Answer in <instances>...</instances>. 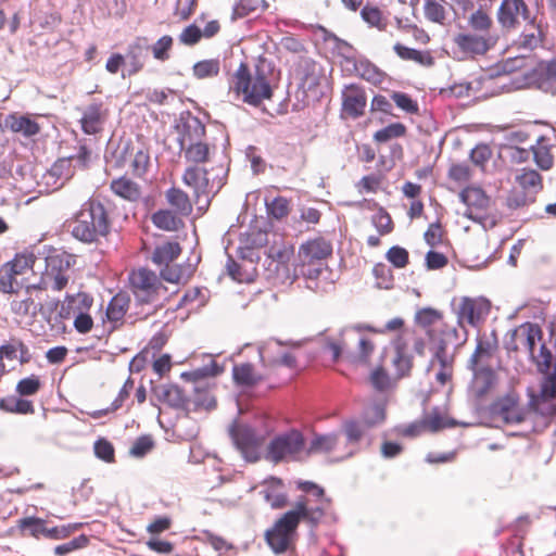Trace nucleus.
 Listing matches in <instances>:
<instances>
[{"mask_svg":"<svg viewBox=\"0 0 556 556\" xmlns=\"http://www.w3.org/2000/svg\"><path fill=\"white\" fill-rule=\"evenodd\" d=\"M325 40H332L334 42L333 50L346 63L354 65L355 61L358 60L355 48L348 41L339 38L337 35L330 33L325 37Z\"/></svg>","mask_w":556,"mask_h":556,"instance_id":"obj_42","label":"nucleus"},{"mask_svg":"<svg viewBox=\"0 0 556 556\" xmlns=\"http://www.w3.org/2000/svg\"><path fill=\"white\" fill-rule=\"evenodd\" d=\"M306 440L298 429H290L276 434L268 443L265 459L274 464L285 460H295L298 455L305 450Z\"/></svg>","mask_w":556,"mask_h":556,"instance_id":"obj_3","label":"nucleus"},{"mask_svg":"<svg viewBox=\"0 0 556 556\" xmlns=\"http://www.w3.org/2000/svg\"><path fill=\"white\" fill-rule=\"evenodd\" d=\"M134 151L132 141H106L104 160L112 168H123L130 165Z\"/></svg>","mask_w":556,"mask_h":556,"instance_id":"obj_13","label":"nucleus"},{"mask_svg":"<svg viewBox=\"0 0 556 556\" xmlns=\"http://www.w3.org/2000/svg\"><path fill=\"white\" fill-rule=\"evenodd\" d=\"M459 200L466 206L476 208L479 213L486 214L491 198L478 186H467L459 192Z\"/></svg>","mask_w":556,"mask_h":556,"instance_id":"obj_21","label":"nucleus"},{"mask_svg":"<svg viewBox=\"0 0 556 556\" xmlns=\"http://www.w3.org/2000/svg\"><path fill=\"white\" fill-rule=\"evenodd\" d=\"M372 274L377 279V283L380 288L390 289L393 287V271L388 265L383 263L376 264L374 266Z\"/></svg>","mask_w":556,"mask_h":556,"instance_id":"obj_62","label":"nucleus"},{"mask_svg":"<svg viewBox=\"0 0 556 556\" xmlns=\"http://www.w3.org/2000/svg\"><path fill=\"white\" fill-rule=\"evenodd\" d=\"M332 255V244L323 237L308 240L299 248V258L305 263H324Z\"/></svg>","mask_w":556,"mask_h":556,"instance_id":"obj_11","label":"nucleus"},{"mask_svg":"<svg viewBox=\"0 0 556 556\" xmlns=\"http://www.w3.org/2000/svg\"><path fill=\"white\" fill-rule=\"evenodd\" d=\"M181 253V247L177 241H167L156 245L151 260L159 266H165L175 261Z\"/></svg>","mask_w":556,"mask_h":556,"instance_id":"obj_32","label":"nucleus"},{"mask_svg":"<svg viewBox=\"0 0 556 556\" xmlns=\"http://www.w3.org/2000/svg\"><path fill=\"white\" fill-rule=\"evenodd\" d=\"M386 420V408L381 404H372L365 408L361 421L366 429H371Z\"/></svg>","mask_w":556,"mask_h":556,"instance_id":"obj_45","label":"nucleus"},{"mask_svg":"<svg viewBox=\"0 0 556 556\" xmlns=\"http://www.w3.org/2000/svg\"><path fill=\"white\" fill-rule=\"evenodd\" d=\"M371 220L381 236L388 235L394 229V224L390 214L382 206H380L378 212L372 215Z\"/></svg>","mask_w":556,"mask_h":556,"instance_id":"obj_56","label":"nucleus"},{"mask_svg":"<svg viewBox=\"0 0 556 556\" xmlns=\"http://www.w3.org/2000/svg\"><path fill=\"white\" fill-rule=\"evenodd\" d=\"M182 181L185 185L193 188L197 202H199L201 195H208L211 193L208 170L206 168L188 167L182 175Z\"/></svg>","mask_w":556,"mask_h":556,"instance_id":"obj_17","label":"nucleus"},{"mask_svg":"<svg viewBox=\"0 0 556 556\" xmlns=\"http://www.w3.org/2000/svg\"><path fill=\"white\" fill-rule=\"evenodd\" d=\"M89 542L90 540L86 534H80L66 543L56 545L54 554L56 556H66L74 551L87 547Z\"/></svg>","mask_w":556,"mask_h":556,"instance_id":"obj_58","label":"nucleus"},{"mask_svg":"<svg viewBox=\"0 0 556 556\" xmlns=\"http://www.w3.org/2000/svg\"><path fill=\"white\" fill-rule=\"evenodd\" d=\"M544 141H536L535 147H531L533 151V157L536 165L542 170H548L554 165V157L549 151V148L546 146H543Z\"/></svg>","mask_w":556,"mask_h":556,"instance_id":"obj_51","label":"nucleus"},{"mask_svg":"<svg viewBox=\"0 0 556 556\" xmlns=\"http://www.w3.org/2000/svg\"><path fill=\"white\" fill-rule=\"evenodd\" d=\"M41 388V381L38 376L30 375L29 377L21 379L16 384V392L20 396H31L38 393Z\"/></svg>","mask_w":556,"mask_h":556,"instance_id":"obj_57","label":"nucleus"},{"mask_svg":"<svg viewBox=\"0 0 556 556\" xmlns=\"http://www.w3.org/2000/svg\"><path fill=\"white\" fill-rule=\"evenodd\" d=\"M17 276L16 269H14V265H10L8 262L0 266V292L3 293H15L17 292L14 289L13 283L15 282V277Z\"/></svg>","mask_w":556,"mask_h":556,"instance_id":"obj_52","label":"nucleus"},{"mask_svg":"<svg viewBox=\"0 0 556 556\" xmlns=\"http://www.w3.org/2000/svg\"><path fill=\"white\" fill-rule=\"evenodd\" d=\"M427 336L430 343V350L433 352L432 361H438L443 369L451 368L453 357H448L446 352L448 344H452L450 339L442 334L441 329L439 331L434 329H428Z\"/></svg>","mask_w":556,"mask_h":556,"instance_id":"obj_18","label":"nucleus"},{"mask_svg":"<svg viewBox=\"0 0 556 556\" xmlns=\"http://www.w3.org/2000/svg\"><path fill=\"white\" fill-rule=\"evenodd\" d=\"M38 254L43 255L46 264V273L41 281L47 286L46 279H49L52 281L53 290H63L70 279L68 270L76 263L75 255L51 245H43Z\"/></svg>","mask_w":556,"mask_h":556,"instance_id":"obj_2","label":"nucleus"},{"mask_svg":"<svg viewBox=\"0 0 556 556\" xmlns=\"http://www.w3.org/2000/svg\"><path fill=\"white\" fill-rule=\"evenodd\" d=\"M229 435L247 462L255 463L260 460L258 446L261 441L252 427L233 421L229 428Z\"/></svg>","mask_w":556,"mask_h":556,"instance_id":"obj_6","label":"nucleus"},{"mask_svg":"<svg viewBox=\"0 0 556 556\" xmlns=\"http://www.w3.org/2000/svg\"><path fill=\"white\" fill-rule=\"evenodd\" d=\"M497 22L503 28L513 29L519 25L518 5L515 0H503L497 10Z\"/></svg>","mask_w":556,"mask_h":556,"instance_id":"obj_34","label":"nucleus"},{"mask_svg":"<svg viewBox=\"0 0 556 556\" xmlns=\"http://www.w3.org/2000/svg\"><path fill=\"white\" fill-rule=\"evenodd\" d=\"M535 202V197L521 189H511L505 200V205L509 210H518Z\"/></svg>","mask_w":556,"mask_h":556,"instance_id":"obj_46","label":"nucleus"},{"mask_svg":"<svg viewBox=\"0 0 556 556\" xmlns=\"http://www.w3.org/2000/svg\"><path fill=\"white\" fill-rule=\"evenodd\" d=\"M313 502H315L314 498L307 494L299 495L293 507L286 511L285 515L291 516L292 519L300 523L304 521L312 531H315L325 517L326 509L318 503L315 506H311Z\"/></svg>","mask_w":556,"mask_h":556,"instance_id":"obj_7","label":"nucleus"},{"mask_svg":"<svg viewBox=\"0 0 556 556\" xmlns=\"http://www.w3.org/2000/svg\"><path fill=\"white\" fill-rule=\"evenodd\" d=\"M66 300L73 304L75 315L79 312L90 311L93 304V298L87 292H78L76 294L66 293Z\"/></svg>","mask_w":556,"mask_h":556,"instance_id":"obj_60","label":"nucleus"},{"mask_svg":"<svg viewBox=\"0 0 556 556\" xmlns=\"http://www.w3.org/2000/svg\"><path fill=\"white\" fill-rule=\"evenodd\" d=\"M153 225L165 231H177L184 225L182 220L169 210H159L152 214Z\"/></svg>","mask_w":556,"mask_h":556,"instance_id":"obj_37","label":"nucleus"},{"mask_svg":"<svg viewBox=\"0 0 556 556\" xmlns=\"http://www.w3.org/2000/svg\"><path fill=\"white\" fill-rule=\"evenodd\" d=\"M20 528L24 533H28L35 539H39L41 535L47 538V521L39 517H26L20 520Z\"/></svg>","mask_w":556,"mask_h":556,"instance_id":"obj_43","label":"nucleus"},{"mask_svg":"<svg viewBox=\"0 0 556 556\" xmlns=\"http://www.w3.org/2000/svg\"><path fill=\"white\" fill-rule=\"evenodd\" d=\"M491 302L488 299L477 300L464 298L457 311V325L463 327L464 320L477 327L490 313Z\"/></svg>","mask_w":556,"mask_h":556,"instance_id":"obj_10","label":"nucleus"},{"mask_svg":"<svg viewBox=\"0 0 556 556\" xmlns=\"http://www.w3.org/2000/svg\"><path fill=\"white\" fill-rule=\"evenodd\" d=\"M454 41L463 52L472 55H483L491 49L489 40L478 35L458 34Z\"/></svg>","mask_w":556,"mask_h":556,"instance_id":"obj_22","label":"nucleus"},{"mask_svg":"<svg viewBox=\"0 0 556 556\" xmlns=\"http://www.w3.org/2000/svg\"><path fill=\"white\" fill-rule=\"evenodd\" d=\"M176 128L180 134L178 139H200L205 135L202 121L189 111L180 114Z\"/></svg>","mask_w":556,"mask_h":556,"instance_id":"obj_20","label":"nucleus"},{"mask_svg":"<svg viewBox=\"0 0 556 556\" xmlns=\"http://www.w3.org/2000/svg\"><path fill=\"white\" fill-rule=\"evenodd\" d=\"M366 108V94L359 86L351 84L342 91V111L353 118L363 115Z\"/></svg>","mask_w":556,"mask_h":556,"instance_id":"obj_15","label":"nucleus"},{"mask_svg":"<svg viewBox=\"0 0 556 556\" xmlns=\"http://www.w3.org/2000/svg\"><path fill=\"white\" fill-rule=\"evenodd\" d=\"M496 381L495 372L491 367H484L479 371L477 377L478 387L476 389L477 397L481 399L485 396Z\"/></svg>","mask_w":556,"mask_h":556,"instance_id":"obj_48","label":"nucleus"},{"mask_svg":"<svg viewBox=\"0 0 556 556\" xmlns=\"http://www.w3.org/2000/svg\"><path fill=\"white\" fill-rule=\"evenodd\" d=\"M193 405L190 410L198 412L200 409H205L207 412L213 410L217 406L216 397L212 394L211 388L206 386H197L194 387V395L192 401H190V405Z\"/></svg>","mask_w":556,"mask_h":556,"instance_id":"obj_35","label":"nucleus"},{"mask_svg":"<svg viewBox=\"0 0 556 556\" xmlns=\"http://www.w3.org/2000/svg\"><path fill=\"white\" fill-rule=\"evenodd\" d=\"M263 484L266 488L261 493L273 509H281L288 505V495L281 491L285 486L282 479L271 476Z\"/></svg>","mask_w":556,"mask_h":556,"instance_id":"obj_19","label":"nucleus"},{"mask_svg":"<svg viewBox=\"0 0 556 556\" xmlns=\"http://www.w3.org/2000/svg\"><path fill=\"white\" fill-rule=\"evenodd\" d=\"M247 160L251 163V169L253 175H260L266 170L265 155H268L266 147L248 146L244 150Z\"/></svg>","mask_w":556,"mask_h":556,"instance_id":"obj_40","label":"nucleus"},{"mask_svg":"<svg viewBox=\"0 0 556 556\" xmlns=\"http://www.w3.org/2000/svg\"><path fill=\"white\" fill-rule=\"evenodd\" d=\"M520 328L526 330V346L531 357L533 356L536 341L543 339V330L538 324L529 321L522 324Z\"/></svg>","mask_w":556,"mask_h":556,"instance_id":"obj_55","label":"nucleus"},{"mask_svg":"<svg viewBox=\"0 0 556 556\" xmlns=\"http://www.w3.org/2000/svg\"><path fill=\"white\" fill-rule=\"evenodd\" d=\"M173 47V38L169 35L162 36L152 47H150L153 58L164 62L169 59V51Z\"/></svg>","mask_w":556,"mask_h":556,"instance_id":"obj_61","label":"nucleus"},{"mask_svg":"<svg viewBox=\"0 0 556 556\" xmlns=\"http://www.w3.org/2000/svg\"><path fill=\"white\" fill-rule=\"evenodd\" d=\"M266 151L273 157L277 166H302L304 164L303 148L300 144L288 141H265Z\"/></svg>","mask_w":556,"mask_h":556,"instance_id":"obj_9","label":"nucleus"},{"mask_svg":"<svg viewBox=\"0 0 556 556\" xmlns=\"http://www.w3.org/2000/svg\"><path fill=\"white\" fill-rule=\"evenodd\" d=\"M235 90L243 96V101L257 106L265 99H270L273 88L270 81H258L252 78L249 65L241 62L235 73Z\"/></svg>","mask_w":556,"mask_h":556,"instance_id":"obj_4","label":"nucleus"},{"mask_svg":"<svg viewBox=\"0 0 556 556\" xmlns=\"http://www.w3.org/2000/svg\"><path fill=\"white\" fill-rule=\"evenodd\" d=\"M166 199L181 215L187 216L192 212V204L184 190L172 187L166 192Z\"/></svg>","mask_w":556,"mask_h":556,"instance_id":"obj_39","label":"nucleus"},{"mask_svg":"<svg viewBox=\"0 0 556 556\" xmlns=\"http://www.w3.org/2000/svg\"><path fill=\"white\" fill-rule=\"evenodd\" d=\"M340 434L337 432L320 434L315 433L309 442L308 447L305 450L306 455L330 453L339 443Z\"/></svg>","mask_w":556,"mask_h":556,"instance_id":"obj_29","label":"nucleus"},{"mask_svg":"<svg viewBox=\"0 0 556 556\" xmlns=\"http://www.w3.org/2000/svg\"><path fill=\"white\" fill-rule=\"evenodd\" d=\"M367 430L361 420L348 419L342 424V431L351 444L358 443Z\"/></svg>","mask_w":556,"mask_h":556,"instance_id":"obj_54","label":"nucleus"},{"mask_svg":"<svg viewBox=\"0 0 556 556\" xmlns=\"http://www.w3.org/2000/svg\"><path fill=\"white\" fill-rule=\"evenodd\" d=\"M386 257L395 268H404L409 263L408 251L400 245L391 247Z\"/></svg>","mask_w":556,"mask_h":556,"instance_id":"obj_64","label":"nucleus"},{"mask_svg":"<svg viewBox=\"0 0 556 556\" xmlns=\"http://www.w3.org/2000/svg\"><path fill=\"white\" fill-rule=\"evenodd\" d=\"M47 286L43 281H40L37 285H30L26 287V293L31 295L33 291L36 290H45ZM43 304L40 302H35L31 296H28L22 301H14L12 303V309L23 316L31 315L36 316L38 313H43Z\"/></svg>","mask_w":556,"mask_h":556,"instance_id":"obj_23","label":"nucleus"},{"mask_svg":"<svg viewBox=\"0 0 556 556\" xmlns=\"http://www.w3.org/2000/svg\"><path fill=\"white\" fill-rule=\"evenodd\" d=\"M134 292V295H135V305L136 306H143L146 304H154V308L152 311H149V312H137L136 314L139 315V314H142L143 315V319L148 318L149 316L153 315L156 313L157 308L162 306V304H157L159 300H160V296L162 294H164V290H159V289H153L152 290H147V291H143V290H132Z\"/></svg>","mask_w":556,"mask_h":556,"instance_id":"obj_36","label":"nucleus"},{"mask_svg":"<svg viewBox=\"0 0 556 556\" xmlns=\"http://www.w3.org/2000/svg\"><path fill=\"white\" fill-rule=\"evenodd\" d=\"M210 148L205 141H194L185 150V156L188 161L194 163H204L208 160Z\"/></svg>","mask_w":556,"mask_h":556,"instance_id":"obj_50","label":"nucleus"},{"mask_svg":"<svg viewBox=\"0 0 556 556\" xmlns=\"http://www.w3.org/2000/svg\"><path fill=\"white\" fill-rule=\"evenodd\" d=\"M112 222L109 211L98 198L86 201L75 215L72 236L83 243H98L110 235Z\"/></svg>","mask_w":556,"mask_h":556,"instance_id":"obj_1","label":"nucleus"},{"mask_svg":"<svg viewBox=\"0 0 556 556\" xmlns=\"http://www.w3.org/2000/svg\"><path fill=\"white\" fill-rule=\"evenodd\" d=\"M556 136V128L543 121L527 122L518 130L505 135L504 139H551Z\"/></svg>","mask_w":556,"mask_h":556,"instance_id":"obj_14","label":"nucleus"},{"mask_svg":"<svg viewBox=\"0 0 556 556\" xmlns=\"http://www.w3.org/2000/svg\"><path fill=\"white\" fill-rule=\"evenodd\" d=\"M530 359L535 364L539 372H547L548 369L554 368V355L547 348L546 343H542L539 355L536 356L533 353V356H531Z\"/></svg>","mask_w":556,"mask_h":556,"instance_id":"obj_53","label":"nucleus"},{"mask_svg":"<svg viewBox=\"0 0 556 556\" xmlns=\"http://www.w3.org/2000/svg\"><path fill=\"white\" fill-rule=\"evenodd\" d=\"M299 525V521L283 514L273 528L265 532V541L275 554L280 555L294 549Z\"/></svg>","mask_w":556,"mask_h":556,"instance_id":"obj_5","label":"nucleus"},{"mask_svg":"<svg viewBox=\"0 0 556 556\" xmlns=\"http://www.w3.org/2000/svg\"><path fill=\"white\" fill-rule=\"evenodd\" d=\"M267 213L270 217L280 220L289 214V201L283 197H276L270 203H266Z\"/></svg>","mask_w":556,"mask_h":556,"instance_id":"obj_63","label":"nucleus"},{"mask_svg":"<svg viewBox=\"0 0 556 556\" xmlns=\"http://www.w3.org/2000/svg\"><path fill=\"white\" fill-rule=\"evenodd\" d=\"M361 16L367 24L380 30H384L387 27V24L382 23V12L378 7L364 5L361 10Z\"/></svg>","mask_w":556,"mask_h":556,"instance_id":"obj_59","label":"nucleus"},{"mask_svg":"<svg viewBox=\"0 0 556 556\" xmlns=\"http://www.w3.org/2000/svg\"><path fill=\"white\" fill-rule=\"evenodd\" d=\"M241 244L248 245L249 248L261 249L268 243V232L257 227H251L249 231L242 235Z\"/></svg>","mask_w":556,"mask_h":556,"instance_id":"obj_47","label":"nucleus"},{"mask_svg":"<svg viewBox=\"0 0 556 556\" xmlns=\"http://www.w3.org/2000/svg\"><path fill=\"white\" fill-rule=\"evenodd\" d=\"M130 304V296L127 292L116 293L108 304L105 316L109 321H121L126 315Z\"/></svg>","mask_w":556,"mask_h":556,"instance_id":"obj_30","label":"nucleus"},{"mask_svg":"<svg viewBox=\"0 0 556 556\" xmlns=\"http://www.w3.org/2000/svg\"><path fill=\"white\" fill-rule=\"evenodd\" d=\"M220 62L218 59H208L193 64L192 73L197 79L215 77L219 74Z\"/></svg>","mask_w":556,"mask_h":556,"instance_id":"obj_44","label":"nucleus"},{"mask_svg":"<svg viewBox=\"0 0 556 556\" xmlns=\"http://www.w3.org/2000/svg\"><path fill=\"white\" fill-rule=\"evenodd\" d=\"M132 290H152L159 289L167 292V288L160 281L156 274L147 268H140L137 273H132L130 278Z\"/></svg>","mask_w":556,"mask_h":556,"instance_id":"obj_24","label":"nucleus"},{"mask_svg":"<svg viewBox=\"0 0 556 556\" xmlns=\"http://www.w3.org/2000/svg\"><path fill=\"white\" fill-rule=\"evenodd\" d=\"M232 378L237 386L242 388H253L257 386L263 377L254 371V365L251 363L236 364L232 368Z\"/></svg>","mask_w":556,"mask_h":556,"instance_id":"obj_27","label":"nucleus"},{"mask_svg":"<svg viewBox=\"0 0 556 556\" xmlns=\"http://www.w3.org/2000/svg\"><path fill=\"white\" fill-rule=\"evenodd\" d=\"M538 36L533 33H521L516 45L518 49H525L528 51H533L536 49L544 40L545 33L542 29V24L536 25Z\"/></svg>","mask_w":556,"mask_h":556,"instance_id":"obj_49","label":"nucleus"},{"mask_svg":"<svg viewBox=\"0 0 556 556\" xmlns=\"http://www.w3.org/2000/svg\"><path fill=\"white\" fill-rule=\"evenodd\" d=\"M353 67L361 78L372 85H380L387 77V74L382 70L364 55L358 56Z\"/></svg>","mask_w":556,"mask_h":556,"instance_id":"obj_25","label":"nucleus"},{"mask_svg":"<svg viewBox=\"0 0 556 556\" xmlns=\"http://www.w3.org/2000/svg\"><path fill=\"white\" fill-rule=\"evenodd\" d=\"M150 46L146 37H137L131 43L128 45L126 54L124 55L126 64L129 66L127 75L132 76L140 72L148 58ZM126 77V73H123Z\"/></svg>","mask_w":556,"mask_h":556,"instance_id":"obj_12","label":"nucleus"},{"mask_svg":"<svg viewBox=\"0 0 556 556\" xmlns=\"http://www.w3.org/2000/svg\"><path fill=\"white\" fill-rule=\"evenodd\" d=\"M515 181L518 184L521 190L529 192V194H533L535 198L536 194L543 189L542 175L532 168H522L520 174L516 175Z\"/></svg>","mask_w":556,"mask_h":556,"instance_id":"obj_28","label":"nucleus"},{"mask_svg":"<svg viewBox=\"0 0 556 556\" xmlns=\"http://www.w3.org/2000/svg\"><path fill=\"white\" fill-rule=\"evenodd\" d=\"M101 108V104L92 103L84 111L80 123L81 129L86 135H96L102 128L104 117Z\"/></svg>","mask_w":556,"mask_h":556,"instance_id":"obj_26","label":"nucleus"},{"mask_svg":"<svg viewBox=\"0 0 556 556\" xmlns=\"http://www.w3.org/2000/svg\"><path fill=\"white\" fill-rule=\"evenodd\" d=\"M424 419V425H426L427 430L430 432H439L445 428H454L457 426L466 427L467 424L460 422L452 417H443L441 410L438 406L433 407L431 414L426 416Z\"/></svg>","mask_w":556,"mask_h":556,"instance_id":"obj_33","label":"nucleus"},{"mask_svg":"<svg viewBox=\"0 0 556 556\" xmlns=\"http://www.w3.org/2000/svg\"><path fill=\"white\" fill-rule=\"evenodd\" d=\"M393 50L402 60L414 61L426 67H430L434 64V58L429 51H421L415 48H409L400 42L394 45Z\"/></svg>","mask_w":556,"mask_h":556,"instance_id":"obj_31","label":"nucleus"},{"mask_svg":"<svg viewBox=\"0 0 556 556\" xmlns=\"http://www.w3.org/2000/svg\"><path fill=\"white\" fill-rule=\"evenodd\" d=\"M111 189L115 194L129 201H136L140 198V189L138 185L126 177L113 180Z\"/></svg>","mask_w":556,"mask_h":556,"instance_id":"obj_38","label":"nucleus"},{"mask_svg":"<svg viewBox=\"0 0 556 556\" xmlns=\"http://www.w3.org/2000/svg\"><path fill=\"white\" fill-rule=\"evenodd\" d=\"M392 343L395 351L392 364L395 368L397 378L409 377L414 367V357L407 352L406 341L403 336L399 334Z\"/></svg>","mask_w":556,"mask_h":556,"instance_id":"obj_16","label":"nucleus"},{"mask_svg":"<svg viewBox=\"0 0 556 556\" xmlns=\"http://www.w3.org/2000/svg\"><path fill=\"white\" fill-rule=\"evenodd\" d=\"M543 379L541 382L540 400L547 403L556 397V358L554 368L548 369L547 372H541Z\"/></svg>","mask_w":556,"mask_h":556,"instance_id":"obj_41","label":"nucleus"},{"mask_svg":"<svg viewBox=\"0 0 556 556\" xmlns=\"http://www.w3.org/2000/svg\"><path fill=\"white\" fill-rule=\"evenodd\" d=\"M41 122L34 118L30 114H22L18 112L10 113L5 116L0 115V130L7 129L15 134H21L24 137H33L41 132L43 128V121L46 118L40 116Z\"/></svg>","mask_w":556,"mask_h":556,"instance_id":"obj_8","label":"nucleus"}]
</instances>
